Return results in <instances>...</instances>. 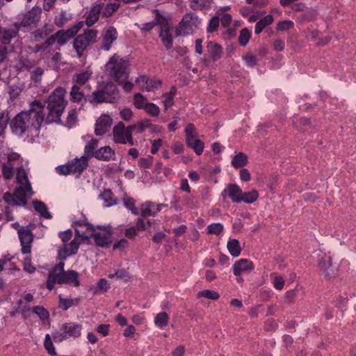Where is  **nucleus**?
<instances>
[{"label":"nucleus","instance_id":"f257e3e1","mask_svg":"<svg viewBox=\"0 0 356 356\" xmlns=\"http://www.w3.org/2000/svg\"><path fill=\"white\" fill-rule=\"evenodd\" d=\"M44 104L39 100H34L29 104L28 111L18 113L11 120L10 127L12 132L22 136L31 129L38 131L44 121Z\"/></svg>","mask_w":356,"mask_h":356},{"label":"nucleus","instance_id":"f03ea898","mask_svg":"<svg viewBox=\"0 0 356 356\" xmlns=\"http://www.w3.org/2000/svg\"><path fill=\"white\" fill-rule=\"evenodd\" d=\"M64 266L65 263L60 261L49 271L47 279V288L49 290H52L56 283L69 284L74 287L80 286L79 273L73 270L65 271Z\"/></svg>","mask_w":356,"mask_h":356},{"label":"nucleus","instance_id":"7ed1b4c3","mask_svg":"<svg viewBox=\"0 0 356 356\" xmlns=\"http://www.w3.org/2000/svg\"><path fill=\"white\" fill-rule=\"evenodd\" d=\"M66 90L63 87H57L47 99L48 114L44 117L47 124L60 122L67 101L65 99Z\"/></svg>","mask_w":356,"mask_h":356},{"label":"nucleus","instance_id":"20e7f679","mask_svg":"<svg viewBox=\"0 0 356 356\" xmlns=\"http://www.w3.org/2000/svg\"><path fill=\"white\" fill-rule=\"evenodd\" d=\"M88 229L81 232L75 229V234L83 239L93 238L96 245L102 248H108L112 243L113 232L109 226H94L87 224Z\"/></svg>","mask_w":356,"mask_h":356},{"label":"nucleus","instance_id":"39448f33","mask_svg":"<svg viewBox=\"0 0 356 356\" xmlns=\"http://www.w3.org/2000/svg\"><path fill=\"white\" fill-rule=\"evenodd\" d=\"M120 92L115 84L109 81L86 97V102L92 105L102 103L114 104L120 99Z\"/></svg>","mask_w":356,"mask_h":356},{"label":"nucleus","instance_id":"423d86ee","mask_svg":"<svg viewBox=\"0 0 356 356\" xmlns=\"http://www.w3.org/2000/svg\"><path fill=\"white\" fill-rule=\"evenodd\" d=\"M129 66V61L118 54L111 56L106 65L109 76L118 84H122V81L128 79Z\"/></svg>","mask_w":356,"mask_h":356},{"label":"nucleus","instance_id":"0eeeda50","mask_svg":"<svg viewBox=\"0 0 356 356\" xmlns=\"http://www.w3.org/2000/svg\"><path fill=\"white\" fill-rule=\"evenodd\" d=\"M97 39V31L95 29H86L81 34L78 35L73 42V47L79 58H81L83 51L87 47L96 42Z\"/></svg>","mask_w":356,"mask_h":356},{"label":"nucleus","instance_id":"6e6552de","mask_svg":"<svg viewBox=\"0 0 356 356\" xmlns=\"http://www.w3.org/2000/svg\"><path fill=\"white\" fill-rule=\"evenodd\" d=\"M42 9L38 6H34L26 13H22L18 15V22L14 23L18 29L36 26L40 19Z\"/></svg>","mask_w":356,"mask_h":356},{"label":"nucleus","instance_id":"1a4fd4ad","mask_svg":"<svg viewBox=\"0 0 356 356\" xmlns=\"http://www.w3.org/2000/svg\"><path fill=\"white\" fill-rule=\"evenodd\" d=\"M200 24V19L197 15L193 13H186L176 29L177 36L186 35L193 33L198 28Z\"/></svg>","mask_w":356,"mask_h":356},{"label":"nucleus","instance_id":"9d476101","mask_svg":"<svg viewBox=\"0 0 356 356\" xmlns=\"http://www.w3.org/2000/svg\"><path fill=\"white\" fill-rule=\"evenodd\" d=\"M83 21H80L67 30H59L54 34L49 36V39L53 40L51 42L52 45L57 43L59 47L63 46L77 34L79 30L83 28Z\"/></svg>","mask_w":356,"mask_h":356},{"label":"nucleus","instance_id":"9b49d317","mask_svg":"<svg viewBox=\"0 0 356 356\" xmlns=\"http://www.w3.org/2000/svg\"><path fill=\"white\" fill-rule=\"evenodd\" d=\"M195 127L193 124L189 123L185 128L186 143L187 146L194 150L197 155H201L204 151V143L197 138V134L195 132Z\"/></svg>","mask_w":356,"mask_h":356},{"label":"nucleus","instance_id":"f8f14e48","mask_svg":"<svg viewBox=\"0 0 356 356\" xmlns=\"http://www.w3.org/2000/svg\"><path fill=\"white\" fill-rule=\"evenodd\" d=\"M113 133L116 143L134 145L132 132L129 129V126L126 127L122 122H120L113 127Z\"/></svg>","mask_w":356,"mask_h":356},{"label":"nucleus","instance_id":"ddd939ff","mask_svg":"<svg viewBox=\"0 0 356 356\" xmlns=\"http://www.w3.org/2000/svg\"><path fill=\"white\" fill-rule=\"evenodd\" d=\"M18 234L22 245V252L23 254L29 253L31 252V244L33 240V234L29 226L19 228Z\"/></svg>","mask_w":356,"mask_h":356},{"label":"nucleus","instance_id":"4468645a","mask_svg":"<svg viewBox=\"0 0 356 356\" xmlns=\"http://www.w3.org/2000/svg\"><path fill=\"white\" fill-rule=\"evenodd\" d=\"M318 268L326 280H330L335 276V271L332 266V259L330 256L324 254L319 259Z\"/></svg>","mask_w":356,"mask_h":356},{"label":"nucleus","instance_id":"2eb2a0df","mask_svg":"<svg viewBox=\"0 0 356 356\" xmlns=\"http://www.w3.org/2000/svg\"><path fill=\"white\" fill-rule=\"evenodd\" d=\"M242 189L236 184H229L222 191L221 195L225 199L227 196L234 203H240Z\"/></svg>","mask_w":356,"mask_h":356},{"label":"nucleus","instance_id":"dca6fc26","mask_svg":"<svg viewBox=\"0 0 356 356\" xmlns=\"http://www.w3.org/2000/svg\"><path fill=\"white\" fill-rule=\"evenodd\" d=\"M111 118L106 114L102 115L96 121L95 132L97 136H103L110 130Z\"/></svg>","mask_w":356,"mask_h":356},{"label":"nucleus","instance_id":"f3484780","mask_svg":"<svg viewBox=\"0 0 356 356\" xmlns=\"http://www.w3.org/2000/svg\"><path fill=\"white\" fill-rule=\"evenodd\" d=\"M118 38V32L116 29L110 26L103 33H102V42L101 48L106 51H108L111 48V45L114 41Z\"/></svg>","mask_w":356,"mask_h":356},{"label":"nucleus","instance_id":"a211bd4d","mask_svg":"<svg viewBox=\"0 0 356 356\" xmlns=\"http://www.w3.org/2000/svg\"><path fill=\"white\" fill-rule=\"evenodd\" d=\"M18 29L14 24L10 28H3L0 25V43L4 46L9 44L18 35Z\"/></svg>","mask_w":356,"mask_h":356},{"label":"nucleus","instance_id":"6ab92c4d","mask_svg":"<svg viewBox=\"0 0 356 356\" xmlns=\"http://www.w3.org/2000/svg\"><path fill=\"white\" fill-rule=\"evenodd\" d=\"M254 266L252 261L247 259H241L236 261L233 265V273L238 277L242 273H249L253 270Z\"/></svg>","mask_w":356,"mask_h":356},{"label":"nucleus","instance_id":"aec40b11","mask_svg":"<svg viewBox=\"0 0 356 356\" xmlns=\"http://www.w3.org/2000/svg\"><path fill=\"white\" fill-rule=\"evenodd\" d=\"M159 38H161L163 44L169 50L172 47L173 38L170 33V27L165 19V22L161 24L159 31Z\"/></svg>","mask_w":356,"mask_h":356},{"label":"nucleus","instance_id":"412c9836","mask_svg":"<svg viewBox=\"0 0 356 356\" xmlns=\"http://www.w3.org/2000/svg\"><path fill=\"white\" fill-rule=\"evenodd\" d=\"M60 330L65 333L67 338H78L81 336L82 326L80 324L70 322L63 324Z\"/></svg>","mask_w":356,"mask_h":356},{"label":"nucleus","instance_id":"4be33fe9","mask_svg":"<svg viewBox=\"0 0 356 356\" xmlns=\"http://www.w3.org/2000/svg\"><path fill=\"white\" fill-rule=\"evenodd\" d=\"M79 248V243L72 240L70 243L63 245V249L59 250L58 257L60 259L64 260L67 257L75 254Z\"/></svg>","mask_w":356,"mask_h":356},{"label":"nucleus","instance_id":"5701e85b","mask_svg":"<svg viewBox=\"0 0 356 356\" xmlns=\"http://www.w3.org/2000/svg\"><path fill=\"white\" fill-rule=\"evenodd\" d=\"M207 51L213 62L218 60L222 56L223 49L222 46L213 41L207 42Z\"/></svg>","mask_w":356,"mask_h":356},{"label":"nucleus","instance_id":"b1692460","mask_svg":"<svg viewBox=\"0 0 356 356\" xmlns=\"http://www.w3.org/2000/svg\"><path fill=\"white\" fill-rule=\"evenodd\" d=\"M102 11V4H95L93 6L90 11L88 13L86 21L83 22L88 27L95 24L99 19L100 14Z\"/></svg>","mask_w":356,"mask_h":356},{"label":"nucleus","instance_id":"393cba45","mask_svg":"<svg viewBox=\"0 0 356 356\" xmlns=\"http://www.w3.org/2000/svg\"><path fill=\"white\" fill-rule=\"evenodd\" d=\"M165 206L161 204H157L152 202H147L141 205V215L143 217L155 216L161 211V207Z\"/></svg>","mask_w":356,"mask_h":356},{"label":"nucleus","instance_id":"a878e982","mask_svg":"<svg viewBox=\"0 0 356 356\" xmlns=\"http://www.w3.org/2000/svg\"><path fill=\"white\" fill-rule=\"evenodd\" d=\"M94 158L99 161H108L115 159V151L110 146H104L98 149Z\"/></svg>","mask_w":356,"mask_h":356},{"label":"nucleus","instance_id":"bb28decb","mask_svg":"<svg viewBox=\"0 0 356 356\" xmlns=\"http://www.w3.org/2000/svg\"><path fill=\"white\" fill-rule=\"evenodd\" d=\"M71 165L72 172L73 174H81L88 165V159L86 156H82L81 158H76L71 161H69Z\"/></svg>","mask_w":356,"mask_h":356},{"label":"nucleus","instance_id":"cd10ccee","mask_svg":"<svg viewBox=\"0 0 356 356\" xmlns=\"http://www.w3.org/2000/svg\"><path fill=\"white\" fill-rule=\"evenodd\" d=\"M72 19V14L67 10H61L54 17V24L58 28L63 27L69 21Z\"/></svg>","mask_w":356,"mask_h":356},{"label":"nucleus","instance_id":"c85d7f7f","mask_svg":"<svg viewBox=\"0 0 356 356\" xmlns=\"http://www.w3.org/2000/svg\"><path fill=\"white\" fill-rule=\"evenodd\" d=\"M142 81L145 86V89L147 91H152L154 90L156 88H158L160 87L162 84V82L161 80H153L151 79H149L146 76H140L136 79V82H140Z\"/></svg>","mask_w":356,"mask_h":356},{"label":"nucleus","instance_id":"c756f323","mask_svg":"<svg viewBox=\"0 0 356 356\" xmlns=\"http://www.w3.org/2000/svg\"><path fill=\"white\" fill-rule=\"evenodd\" d=\"M156 13L155 19L149 22H147L143 24L140 30L142 31H151L155 26L160 25L165 22V18L163 15H161L158 10H154Z\"/></svg>","mask_w":356,"mask_h":356},{"label":"nucleus","instance_id":"7c9ffc66","mask_svg":"<svg viewBox=\"0 0 356 356\" xmlns=\"http://www.w3.org/2000/svg\"><path fill=\"white\" fill-rule=\"evenodd\" d=\"M70 100L72 102L80 103L82 100L86 101V97L81 89V86L74 84L70 92Z\"/></svg>","mask_w":356,"mask_h":356},{"label":"nucleus","instance_id":"2f4dec72","mask_svg":"<svg viewBox=\"0 0 356 356\" xmlns=\"http://www.w3.org/2000/svg\"><path fill=\"white\" fill-rule=\"evenodd\" d=\"M190 8L195 11L209 10L212 0H188Z\"/></svg>","mask_w":356,"mask_h":356},{"label":"nucleus","instance_id":"473e14b6","mask_svg":"<svg viewBox=\"0 0 356 356\" xmlns=\"http://www.w3.org/2000/svg\"><path fill=\"white\" fill-rule=\"evenodd\" d=\"M81 298H63L60 296H59V304L58 307L66 311L69 308L73 306H78L80 303Z\"/></svg>","mask_w":356,"mask_h":356},{"label":"nucleus","instance_id":"72a5a7b5","mask_svg":"<svg viewBox=\"0 0 356 356\" xmlns=\"http://www.w3.org/2000/svg\"><path fill=\"white\" fill-rule=\"evenodd\" d=\"M92 74V72L89 70L76 73L73 76L72 81L79 86H83L90 79Z\"/></svg>","mask_w":356,"mask_h":356},{"label":"nucleus","instance_id":"f704fd0d","mask_svg":"<svg viewBox=\"0 0 356 356\" xmlns=\"http://www.w3.org/2000/svg\"><path fill=\"white\" fill-rule=\"evenodd\" d=\"M34 209L40 213V215L47 219L51 218V213L48 211L47 205L40 200H35L33 202Z\"/></svg>","mask_w":356,"mask_h":356},{"label":"nucleus","instance_id":"c9c22d12","mask_svg":"<svg viewBox=\"0 0 356 356\" xmlns=\"http://www.w3.org/2000/svg\"><path fill=\"white\" fill-rule=\"evenodd\" d=\"M273 16L272 15H267L258 21L255 25L254 32L256 34H259L261 31L268 25L273 22Z\"/></svg>","mask_w":356,"mask_h":356},{"label":"nucleus","instance_id":"e433bc0d","mask_svg":"<svg viewBox=\"0 0 356 356\" xmlns=\"http://www.w3.org/2000/svg\"><path fill=\"white\" fill-rule=\"evenodd\" d=\"M99 4L102 5V17L105 18H108L111 17L120 8V3H109L106 5H104L103 3H100Z\"/></svg>","mask_w":356,"mask_h":356},{"label":"nucleus","instance_id":"4c0bfd02","mask_svg":"<svg viewBox=\"0 0 356 356\" xmlns=\"http://www.w3.org/2000/svg\"><path fill=\"white\" fill-rule=\"evenodd\" d=\"M99 141L95 138L91 139L85 146L84 155L87 157V159L90 157H94L95 153L97 150Z\"/></svg>","mask_w":356,"mask_h":356},{"label":"nucleus","instance_id":"58836bf2","mask_svg":"<svg viewBox=\"0 0 356 356\" xmlns=\"http://www.w3.org/2000/svg\"><path fill=\"white\" fill-rule=\"evenodd\" d=\"M248 163V156L243 152H239L236 154L232 160V165L234 168H240L246 165Z\"/></svg>","mask_w":356,"mask_h":356},{"label":"nucleus","instance_id":"ea45409f","mask_svg":"<svg viewBox=\"0 0 356 356\" xmlns=\"http://www.w3.org/2000/svg\"><path fill=\"white\" fill-rule=\"evenodd\" d=\"M169 320V315L165 312H161L156 315L154 323L159 328H163L168 325Z\"/></svg>","mask_w":356,"mask_h":356},{"label":"nucleus","instance_id":"a19ab883","mask_svg":"<svg viewBox=\"0 0 356 356\" xmlns=\"http://www.w3.org/2000/svg\"><path fill=\"white\" fill-rule=\"evenodd\" d=\"M259 197L258 191L252 189L249 192H243L241 197V202H243L247 204L254 202Z\"/></svg>","mask_w":356,"mask_h":356},{"label":"nucleus","instance_id":"79ce46f5","mask_svg":"<svg viewBox=\"0 0 356 356\" xmlns=\"http://www.w3.org/2000/svg\"><path fill=\"white\" fill-rule=\"evenodd\" d=\"M227 249L232 256L238 257L241 252L239 241L237 239H229L227 243Z\"/></svg>","mask_w":356,"mask_h":356},{"label":"nucleus","instance_id":"37998d69","mask_svg":"<svg viewBox=\"0 0 356 356\" xmlns=\"http://www.w3.org/2000/svg\"><path fill=\"white\" fill-rule=\"evenodd\" d=\"M99 197L104 201L106 207H111L116 204L113 193L110 189L104 190L99 194Z\"/></svg>","mask_w":356,"mask_h":356},{"label":"nucleus","instance_id":"c03bdc74","mask_svg":"<svg viewBox=\"0 0 356 356\" xmlns=\"http://www.w3.org/2000/svg\"><path fill=\"white\" fill-rule=\"evenodd\" d=\"M9 121L10 116L8 112L7 111L0 112V137L4 135Z\"/></svg>","mask_w":356,"mask_h":356},{"label":"nucleus","instance_id":"a18cd8bd","mask_svg":"<svg viewBox=\"0 0 356 356\" xmlns=\"http://www.w3.org/2000/svg\"><path fill=\"white\" fill-rule=\"evenodd\" d=\"M251 37V33L248 29H242L238 36V42L241 46H245Z\"/></svg>","mask_w":356,"mask_h":356},{"label":"nucleus","instance_id":"49530a36","mask_svg":"<svg viewBox=\"0 0 356 356\" xmlns=\"http://www.w3.org/2000/svg\"><path fill=\"white\" fill-rule=\"evenodd\" d=\"M44 346L47 352L48 353V354H49L51 356L56 355V352L54 346L51 341V337L49 334H47L45 335Z\"/></svg>","mask_w":356,"mask_h":356},{"label":"nucleus","instance_id":"de8ad7c7","mask_svg":"<svg viewBox=\"0 0 356 356\" xmlns=\"http://www.w3.org/2000/svg\"><path fill=\"white\" fill-rule=\"evenodd\" d=\"M146 104V99L142 94L136 93L134 95V105L136 108L144 109Z\"/></svg>","mask_w":356,"mask_h":356},{"label":"nucleus","instance_id":"09e8293b","mask_svg":"<svg viewBox=\"0 0 356 356\" xmlns=\"http://www.w3.org/2000/svg\"><path fill=\"white\" fill-rule=\"evenodd\" d=\"M224 229L223 225L221 223H213L209 225L207 228V234L219 235L222 232Z\"/></svg>","mask_w":356,"mask_h":356},{"label":"nucleus","instance_id":"8fccbe9b","mask_svg":"<svg viewBox=\"0 0 356 356\" xmlns=\"http://www.w3.org/2000/svg\"><path fill=\"white\" fill-rule=\"evenodd\" d=\"M197 297H204L210 300H218L220 297L218 293L211 290H203L197 293Z\"/></svg>","mask_w":356,"mask_h":356},{"label":"nucleus","instance_id":"3c124183","mask_svg":"<svg viewBox=\"0 0 356 356\" xmlns=\"http://www.w3.org/2000/svg\"><path fill=\"white\" fill-rule=\"evenodd\" d=\"M33 312L37 314L41 320H46L49 317V312L41 306L33 307Z\"/></svg>","mask_w":356,"mask_h":356},{"label":"nucleus","instance_id":"603ef678","mask_svg":"<svg viewBox=\"0 0 356 356\" xmlns=\"http://www.w3.org/2000/svg\"><path fill=\"white\" fill-rule=\"evenodd\" d=\"M124 205L129 210H131V213L138 215V210L135 207V201L132 197H125L123 199Z\"/></svg>","mask_w":356,"mask_h":356},{"label":"nucleus","instance_id":"864d4df0","mask_svg":"<svg viewBox=\"0 0 356 356\" xmlns=\"http://www.w3.org/2000/svg\"><path fill=\"white\" fill-rule=\"evenodd\" d=\"M144 110L153 117H157L160 113V108L153 103H147Z\"/></svg>","mask_w":356,"mask_h":356},{"label":"nucleus","instance_id":"5fc2aeb1","mask_svg":"<svg viewBox=\"0 0 356 356\" xmlns=\"http://www.w3.org/2000/svg\"><path fill=\"white\" fill-rule=\"evenodd\" d=\"M44 74V70L41 67H36L31 72V79L35 83L40 82L42 76Z\"/></svg>","mask_w":356,"mask_h":356},{"label":"nucleus","instance_id":"6e6d98bb","mask_svg":"<svg viewBox=\"0 0 356 356\" xmlns=\"http://www.w3.org/2000/svg\"><path fill=\"white\" fill-rule=\"evenodd\" d=\"M21 92L20 88L16 86H10L8 88L9 101L13 102L19 97Z\"/></svg>","mask_w":356,"mask_h":356},{"label":"nucleus","instance_id":"4d7b16f0","mask_svg":"<svg viewBox=\"0 0 356 356\" xmlns=\"http://www.w3.org/2000/svg\"><path fill=\"white\" fill-rule=\"evenodd\" d=\"M2 174L6 179H10L13 176V167L10 162L4 163L2 166Z\"/></svg>","mask_w":356,"mask_h":356},{"label":"nucleus","instance_id":"13d9d810","mask_svg":"<svg viewBox=\"0 0 356 356\" xmlns=\"http://www.w3.org/2000/svg\"><path fill=\"white\" fill-rule=\"evenodd\" d=\"M53 29H36L34 31L32 34L34 36L35 40H38L40 39H44L45 38H48L47 36L51 33Z\"/></svg>","mask_w":356,"mask_h":356},{"label":"nucleus","instance_id":"bf43d9fd","mask_svg":"<svg viewBox=\"0 0 356 356\" xmlns=\"http://www.w3.org/2000/svg\"><path fill=\"white\" fill-rule=\"evenodd\" d=\"M220 17L218 16L213 17L209 22L207 31L208 33H213L218 30L219 26Z\"/></svg>","mask_w":356,"mask_h":356},{"label":"nucleus","instance_id":"052dcab7","mask_svg":"<svg viewBox=\"0 0 356 356\" xmlns=\"http://www.w3.org/2000/svg\"><path fill=\"white\" fill-rule=\"evenodd\" d=\"M294 23L291 20H284L277 24L276 29L277 31H287L292 29Z\"/></svg>","mask_w":356,"mask_h":356},{"label":"nucleus","instance_id":"680f3d73","mask_svg":"<svg viewBox=\"0 0 356 356\" xmlns=\"http://www.w3.org/2000/svg\"><path fill=\"white\" fill-rule=\"evenodd\" d=\"M16 179L19 184H24L25 181H29L27 174L23 168L17 169Z\"/></svg>","mask_w":356,"mask_h":356},{"label":"nucleus","instance_id":"e2e57ef3","mask_svg":"<svg viewBox=\"0 0 356 356\" xmlns=\"http://www.w3.org/2000/svg\"><path fill=\"white\" fill-rule=\"evenodd\" d=\"M52 42L53 40L48 37L43 43L38 44L35 46L34 51L38 53L41 51H45L48 47L52 46Z\"/></svg>","mask_w":356,"mask_h":356},{"label":"nucleus","instance_id":"0e129e2a","mask_svg":"<svg viewBox=\"0 0 356 356\" xmlns=\"http://www.w3.org/2000/svg\"><path fill=\"white\" fill-rule=\"evenodd\" d=\"M3 199L6 203L10 204L12 206L20 205V203L17 201V200L9 192H6L3 194Z\"/></svg>","mask_w":356,"mask_h":356},{"label":"nucleus","instance_id":"69168bd1","mask_svg":"<svg viewBox=\"0 0 356 356\" xmlns=\"http://www.w3.org/2000/svg\"><path fill=\"white\" fill-rule=\"evenodd\" d=\"M71 168L72 167L68 162L65 165L58 166L56 170V172L60 175H67L72 173Z\"/></svg>","mask_w":356,"mask_h":356},{"label":"nucleus","instance_id":"338daca9","mask_svg":"<svg viewBox=\"0 0 356 356\" xmlns=\"http://www.w3.org/2000/svg\"><path fill=\"white\" fill-rule=\"evenodd\" d=\"M243 58L245 61L246 65L248 67H252L257 64V59L256 56L252 55V54H247L245 56L243 57Z\"/></svg>","mask_w":356,"mask_h":356},{"label":"nucleus","instance_id":"774afa93","mask_svg":"<svg viewBox=\"0 0 356 356\" xmlns=\"http://www.w3.org/2000/svg\"><path fill=\"white\" fill-rule=\"evenodd\" d=\"M59 236L61 238L63 245H65L71 240L72 237V232L70 229L64 232H61L59 233Z\"/></svg>","mask_w":356,"mask_h":356}]
</instances>
